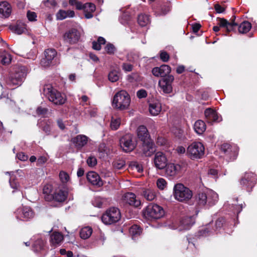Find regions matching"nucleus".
I'll use <instances>...</instances> for the list:
<instances>
[{"mask_svg": "<svg viewBox=\"0 0 257 257\" xmlns=\"http://www.w3.org/2000/svg\"><path fill=\"white\" fill-rule=\"evenodd\" d=\"M95 6L92 3H86L84 6V12H93L95 11Z\"/></svg>", "mask_w": 257, "mask_h": 257, "instance_id": "3c124183", "label": "nucleus"}, {"mask_svg": "<svg viewBox=\"0 0 257 257\" xmlns=\"http://www.w3.org/2000/svg\"><path fill=\"white\" fill-rule=\"evenodd\" d=\"M141 152L146 157H150L155 152L154 143L150 141L143 142L141 148Z\"/></svg>", "mask_w": 257, "mask_h": 257, "instance_id": "2eb2a0df", "label": "nucleus"}, {"mask_svg": "<svg viewBox=\"0 0 257 257\" xmlns=\"http://www.w3.org/2000/svg\"><path fill=\"white\" fill-rule=\"evenodd\" d=\"M164 213L163 208L154 204H150L147 207L144 215L148 219H158L162 217Z\"/></svg>", "mask_w": 257, "mask_h": 257, "instance_id": "6e6552de", "label": "nucleus"}, {"mask_svg": "<svg viewBox=\"0 0 257 257\" xmlns=\"http://www.w3.org/2000/svg\"><path fill=\"white\" fill-rule=\"evenodd\" d=\"M17 157L19 160L22 161H26L28 159V156L23 152L17 154Z\"/></svg>", "mask_w": 257, "mask_h": 257, "instance_id": "bf43d9fd", "label": "nucleus"}, {"mask_svg": "<svg viewBox=\"0 0 257 257\" xmlns=\"http://www.w3.org/2000/svg\"><path fill=\"white\" fill-rule=\"evenodd\" d=\"M27 73L25 66H21L16 68L15 72L12 74L7 81V84L10 87L20 86Z\"/></svg>", "mask_w": 257, "mask_h": 257, "instance_id": "20e7f679", "label": "nucleus"}, {"mask_svg": "<svg viewBox=\"0 0 257 257\" xmlns=\"http://www.w3.org/2000/svg\"><path fill=\"white\" fill-rule=\"evenodd\" d=\"M75 6L76 7V9L78 10H83L84 11L85 4H83L80 2L78 1Z\"/></svg>", "mask_w": 257, "mask_h": 257, "instance_id": "774afa93", "label": "nucleus"}, {"mask_svg": "<svg viewBox=\"0 0 257 257\" xmlns=\"http://www.w3.org/2000/svg\"><path fill=\"white\" fill-rule=\"evenodd\" d=\"M105 200L103 198L96 196L92 200V204L95 207L101 208Z\"/></svg>", "mask_w": 257, "mask_h": 257, "instance_id": "37998d69", "label": "nucleus"}, {"mask_svg": "<svg viewBox=\"0 0 257 257\" xmlns=\"http://www.w3.org/2000/svg\"><path fill=\"white\" fill-rule=\"evenodd\" d=\"M12 12V8L9 3L7 2H0V17L8 18Z\"/></svg>", "mask_w": 257, "mask_h": 257, "instance_id": "5701e85b", "label": "nucleus"}, {"mask_svg": "<svg viewBox=\"0 0 257 257\" xmlns=\"http://www.w3.org/2000/svg\"><path fill=\"white\" fill-rule=\"evenodd\" d=\"M87 179L93 185L100 187L103 185V182L96 173L91 171L87 173Z\"/></svg>", "mask_w": 257, "mask_h": 257, "instance_id": "aec40b11", "label": "nucleus"}, {"mask_svg": "<svg viewBox=\"0 0 257 257\" xmlns=\"http://www.w3.org/2000/svg\"><path fill=\"white\" fill-rule=\"evenodd\" d=\"M16 217L23 221H28L34 218L35 213L32 209L28 206H21L15 211Z\"/></svg>", "mask_w": 257, "mask_h": 257, "instance_id": "9d476101", "label": "nucleus"}, {"mask_svg": "<svg viewBox=\"0 0 257 257\" xmlns=\"http://www.w3.org/2000/svg\"><path fill=\"white\" fill-rule=\"evenodd\" d=\"M156 184L158 188L160 190L164 189L167 185V182L163 178L158 179L157 181Z\"/></svg>", "mask_w": 257, "mask_h": 257, "instance_id": "de8ad7c7", "label": "nucleus"}, {"mask_svg": "<svg viewBox=\"0 0 257 257\" xmlns=\"http://www.w3.org/2000/svg\"><path fill=\"white\" fill-rule=\"evenodd\" d=\"M174 198L179 201H188L192 197V191L182 184H176L173 188Z\"/></svg>", "mask_w": 257, "mask_h": 257, "instance_id": "39448f33", "label": "nucleus"}, {"mask_svg": "<svg viewBox=\"0 0 257 257\" xmlns=\"http://www.w3.org/2000/svg\"><path fill=\"white\" fill-rule=\"evenodd\" d=\"M161 109V104L158 101L153 102L149 104V110L152 115L156 116L158 115Z\"/></svg>", "mask_w": 257, "mask_h": 257, "instance_id": "c85d7f7f", "label": "nucleus"}, {"mask_svg": "<svg viewBox=\"0 0 257 257\" xmlns=\"http://www.w3.org/2000/svg\"><path fill=\"white\" fill-rule=\"evenodd\" d=\"M138 22L141 26L145 27L150 23V18L147 15L141 14L138 16Z\"/></svg>", "mask_w": 257, "mask_h": 257, "instance_id": "a19ab883", "label": "nucleus"}, {"mask_svg": "<svg viewBox=\"0 0 257 257\" xmlns=\"http://www.w3.org/2000/svg\"><path fill=\"white\" fill-rule=\"evenodd\" d=\"M108 79L112 82L117 81L119 79L118 72L116 71H112L108 74Z\"/></svg>", "mask_w": 257, "mask_h": 257, "instance_id": "c03bdc74", "label": "nucleus"}, {"mask_svg": "<svg viewBox=\"0 0 257 257\" xmlns=\"http://www.w3.org/2000/svg\"><path fill=\"white\" fill-rule=\"evenodd\" d=\"M194 129L197 134L201 135L206 130V124L203 121L198 120L194 124Z\"/></svg>", "mask_w": 257, "mask_h": 257, "instance_id": "f704fd0d", "label": "nucleus"}, {"mask_svg": "<svg viewBox=\"0 0 257 257\" xmlns=\"http://www.w3.org/2000/svg\"><path fill=\"white\" fill-rule=\"evenodd\" d=\"M105 145L104 144H101L98 147V155L100 158H103L107 154L105 149Z\"/></svg>", "mask_w": 257, "mask_h": 257, "instance_id": "49530a36", "label": "nucleus"}, {"mask_svg": "<svg viewBox=\"0 0 257 257\" xmlns=\"http://www.w3.org/2000/svg\"><path fill=\"white\" fill-rule=\"evenodd\" d=\"M105 50L107 53H108V54H114L116 50L114 46L111 43H108L106 44L105 47Z\"/></svg>", "mask_w": 257, "mask_h": 257, "instance_id": "8fccbe9b", "label": "nucleus"}, {"mask_svg": "<svg viewBox=\"0 0 257 257\" xmlns=\"http://www.w3.org/2000/svg\"><path fill=\"white\" fill-rule=\"evenodd\" d=\"M172 132L174 135L179 138H181L183 136V131L180 128H173Z\"/></svg>", "mask_w": 257, "mask_h": 257, "instance_id": "13d9d810", "label": "nucleus"}, {"mask_svg": "<svg viewBox=\"0 0 257 257\" xmlns=\"http://www.w3.org/2000/svg\"><path fill=\"white\" fill-rule=\"evenodd\" d=\"M68 193L66 191L59 190L56 191L53 194V197L54 200L59 202L64 201L67 197Z\"/></svg>", "mask_w": 257, "mask_h": 257, "instance_id": "2f4dec72", "label": "nucleus"}, {"mask_svg": "<svg viewBox=\"0 0 257 257\" xmlns=\"http://www.w3.org/2000/svg\"><path fill=\"white\" fill-rule=\"evenodd\" d=\"M240 184L245 185L247 188L253 186L255 184L254 174L251 173L245 174L244 177L241 180Z\"/></svg>", "mask_w": 257, "mask_h": 257, "instance_id": "bb28decb", "label": "nucleus"}, {"mask_svg": "<svg viewBox=\"0 0 257 257\" xmlns=\"http://www.w3.org/2000/svg\"><path fill=\"white\" fill-rule=\"evenodd\" d=\"M63 239V234L59 232L55 231L50 236V243L54 246L60 245Z\"/></svg>", "mask_w": 257, "mask_h": 257, "instance_id": "393cba45", "label": "nucleus"}, {"mask_svg": "<svg viewBox=\"0 0 257 257\" xmlns=\"http://www.w3.org/2000/svg\"><path fill=\"white\" fill-rule=\"evenodd\" d=\"M214 9L216 12L218 13H223L224 11V9L223 7H222L220 5L217 4L214 5Z\"/></svg>", "mask_w": 257, "mask_h": 257, "instance_id": "338daca9", "label": "nucleus"}, {"mask_svg": "<svg viewBox=\"0 0 257 257\" xmlns=\"http://www.w3.org/2000/svg\"><path fill=\"white\" fill-rule=\"evenodd\" d=\"M130 19V16L127 14H123L120 19V22L123 25H125L127 23Z\"/></svg>", "mask_w": 257, "mask_h": 257, "instance_id": "4d7b16f0", "label": "nucleus"}, {"mask_svg": "<svg viewBox=\"0 0 257 257\" xmlns=\"http://www.w3.org/2000/svg\"><path fill=\"white\" fill-rule=\"evenodd\" d=\"M160 59L163 62H167L169 59V55L166 52L161 51L160 52Z\"/></svg>", "mask_w": 257, "mask_h": 257, "instance_id": "5fc2aeb1", "label": "nucleus"}, {"mask_svg": "<svg viewBox=\"0 0 257 257\" xmlns=\"http://www.w3.org/2000/svg\"><path fill=\"white\" fill-rule=\"evenodd\" d=\"M154 163L158 169H164L168 164V160L165 154L161 152H157L154 156Z\"/></svg>", "mask_w": 257, "mask_h": 257, "instance_id": "ddd939ff", "label": "nucleus"}, {"mask_svg": "<svg viewBox=\"0 0 257 257\" xmlns=\"http://www.w3.org/2000/svg\"><path fill=\"white\" fill-rule=\"evenodd\" d=\"M204 147L200 142H193L187 148L186 154L191 159H201L204 155Z\"/></svg>", "mask_w": 257, "mask_h": 257, "instance_id": "423d86ee", "label": "nucleus"}, {"mask_svg": "<svg viewBox=\"0 0 257 257\" xmlns=\"http://www.w3.org/2000/svg\"><path fill=\"white\" fill-rule=\"evenodd\" d=\"M87 165L91 167L95 166L97 164V160L94 156H89L86 161Z\"/></svg>", "mask_w": 257, "mask_h": 257, "instance_id": "09e8293b", "label": "nucleus"}, {"mask_svg": "<svg viewBox=\"0 0 257 257\" xmlns=\"http://www.w3.org/2000/svg\"><path fill=\"white\" fill-rule=\"evenodd\" d=\"M133 65L130 63H123L122 64V69L125 72H128L132 71Z\"/></svg>", "mask_w": 257, "mask_h": 257, "instance_id": "603ef678", "label": "nucleus"}, {"mask_svg": "<svg viewBox=\"0 0 257 257\" xmlns=\"http://www.w3.org/2000/svg\"><path fill=\"white\" fill-rule=\"evenodd\" d=\"M195 223L194 216H187L181 219L180 225L178 227L179 230L189 229Z\"/></svg>", "mask_w": 257, "mask_h": 257, "instance_id": "6ab92c4d", "label": "nucleus"}, {"mask_svg": "<svg viewBox=\"0 0 257 257\" xmlns=\"http://www.w3.org/2000/svg\"><path fill=\"white\" fill-rule=\"evenodd\" d=\"M137 95L138 98H145L147 95V93L146 90L144 89H141L139 91H138L137 93Z\"/></svg>", "mask_w": 257, "mask_h": 257, "instance_id": "680f3d73", "label": "nucleus"}, {"mask_svg": "<svg viewBox=\"0 0 257 257\" xmlns=\"http://www.w3.org/2000/svg\"><path fill=\"white\" fill-rule=\"evenodd\" d=\"M89 138L84 135H78L72 139V142L77 149H82L85 146Z\"/></svg>", "mask_w": 257, "mask_h": 257, "instance_id": "412c9836", "label": "nucleus"}, {"mask_svg": "<svg viewBox=\"0 0 257 257\" xmlns=\"http://www.w3.org/2000/svg\"><path fill=\"white\" fill-rule=\"evenodd\" d=\"M126 58L127 61L131 62H133L137 60L138 56L133 52H130L127 54Z\"/></svg>", "mask_w": 257, "mask_h": 257, "instance_id": "864d4df0", "label": "nucleus"}, {"mask_svg": "<svg viewBox=\"0 0 257 257\" xmlns=\"http://www.w3.org/2000/svg\"><path fill=\"white\" fill-rule=\"evenodd\" d=\"M47 160L46 157L44 156H40L37 160V165L38 166H42L44 164Z\"/></svg>", "mask_w": 257, "mask_h": 257, "instance_id": "0e129e2a", "label": "nucleus"}, {"mask_svg": "<svg viewBox=\"0 0 257 257\" xmlns=\"http://www.w3.org/2000/svg\"><path fill=\"white\" fill-rule=\"evenodd\" d=\"M48 111V109L43 108L41 106L38 107L37 109V113L40 115H44Z\"/></svg>", "mask_w": 257, "mask_h": 257, "instance_id": "e2e57ef3", "label": "nucleus"}, {"mask_svg": "<svg viewBox=\"0 0 257 257\" xmlns=\"http://www.w3.org/2000/svg\"><path fill=\"white\" fill-rule=\"evenodd\" d=\"M205 117L209 123L219 121L217 112L211 108L206 109L204 112Z\"/></svg>", "mask_w": 257, "mask_h": 257, "instance_id": "b1692460", "label": "nucleus"}, {"mask_svg": "<svg viewBox=\"0 0 257 257\" xmlns=\"http://www.w3.org/2000/svg\"><path fill=\"white\" fill-rule=\"evenodd\" d=\"M123 199L126 203L135 207H138L141 205V201L136 198V195L133 193L125 194Z\"/></svg>", "mask_w": 257, "mask_h": 257, "instance_id": "4be33fe9", "label": "nucleus"}, {"mask_svg": "<svg viewBox=\"0 0 257 257\" xmlns=\"http://www.w3.org/2000/svg\"><path fill=\"white\" fill-rule=\"evenodd\" d=\"M80 37L79 32L75 29H72L66 32L64 35V40L71 44L76 43Z\"/></svg>", "mask_w": 257, "mask_h": 257, "instance_id": "4468645a", "label": "nucleus"}, {"mask_svg": "<svg viewBox=\"0 0 257 257\" xmlns=\"http://www.w3.org/2000/svg\"><path fill=\"white\" fill-rule=\"evenodd\" d=\"M166 167V175L168 177L176 176L181 170V165L178 164H167Z\"/></svg>", "mask_w": 257, "mask_h": 257, "instance_id": "f3484780", "label": "nucleus"}, {"mask_svg": "<svg viewBox=\"0 0 257 257\" xmlns=\"http://www.w3.org/2000/svg\"><path fill=\"white\" fill-rule=\"evenodd\" d=\"M130 234L132 236L133 239L138 235H140L142 233V228L137 225H134L132 226L129 230Z\"/></svg>", "mask_w": 257, "mask_h": 257, "instance_id": "ea45409f", "label": "nucleus"}, {"mask_svg": "<svg viewBox=\"0 0 257 257\" xmlns=\"http://www.w3.org/2000/svg\"><path fill=\"white\" fill-rule=\"evenodd\" d=\"M171 68L167 65H162L159 67H155L152 69L153 74L156 77H165L171 72Z\"/></svg>", "mask_w": 257, "mask_h": 257, "instance_id": "dca6fc26", "label": "nucleus"}, {"mask_svg": "<svg viewBox=\"0 0 257 257\" xmlns=\"http://www.w3.org/2000/svg\"><path fill=\"white\" fill-rule=\"evenodd\" d=\"M9 183L12 189H14L13 192L21 190V185L19 182V179L17 178V176H11L9 180Z\"/></svg>", "mask_w": 257, "mask_h": 257, "instance_id": "72a5a7b5", "label": "nucleus"}, {"mask_svg": "<svg viewBox=\"0 0 257 257\" xmlns=\"http://www.w3.org/2000/svg\"><path fill=\"white\" fill-rule=\"evenodd\" d=\"M43 94L49 101L55 104L61 105L65 103L66 98L64 94L53 87L50 84H46L43 87Z\"/></svg>", "mask_w": 257, "mask_h": 257, "instance_id": "f03ea898", "label": "nucleus"}, {"mask_svg": "<svg viewBox=\"0 0 257 257\" xmlns=\"http://www.w3.org/2000/svg\"><path fill=\"white\" fill-rule=\"evenodd\" d=\"M45 58L41 61V64L44 67L49 66L52 60L56 57L57 52L53 49H49L45 52Z\"/></svg>", "mask_w": 257, "mask_h": 257, "instance_id": "a211bd4d", "label": "nucleus"}, {"mask_svg": "<svg viewBox=\"0 0 257 257\" xmlns=\"http://www.w3.org/2000/svg\"><path fill=\"white\" fill-rule=\"evenodd\" d=\"M27 17L30 21H36L37 15L35 12L28 11L27 13Z\"/></svg>", "mask_w": 257, "mask_h": 257, "instance_id": "6e6d98bb", "label": "nucleus"}, {"mask_svg": "<svg viewBox=\"0 0 257 257\" xmlns=\"http://www.w3.org/2000/svg\"><path fill=\"white\" fill-rule=\"evenodd\" d=\"M174 80V76L169 75L166 77L162 79L159 81V85L164 93H170L172 91V83Z\"/></svg>", "mask_w": 257, "mask_h": 257, "instance_id": "f8f14e48", "label": "nucleus"}, {"mask_svg": "<svg viewBox=\"0 0 257 257\" xmlns=\"http://www.w3.org/2000/svg\"><path fill=\"white\" fill-rule=\"evenodd\" d=\"M142 195L148 201H153L156 197L155 190L152 188H144L142 190Z\"/></svg>", "mask_w": 257, "mask_h": 257, "instance_id": "a878e982", "label": "nucleus"}, {"mask_svg": "<svg viewBox=\"0 0 257 257\" xmlns=\"http://www.w3.org/2000/svg\"><path fill=\"white\" fill-rule=\"evenodd\" d=\"M251 25L247 21L242 22L238 27V32L241 34L247 33L251 29Z\"/></svg>", "mask_w": 257, "mask_h": 257, "instance_id": "58836bf2", "label": "nucleus"}, {"mask_svg": "<svg viewBox=\"0 0 257 257\" xmlns=\"http://www.w3.org/2000/svg\"><path fill=\"white\" fill-rule=\"evenodd\" d=\"M224 222L223 218H219L215 222V228H210L211 224L210 223L206 226L200 230V236H206L213 234L214 233H217L218 231L221 228Z\"/></svg>", "mask_w": 257, "mask_h": 257, "instance_id": "9b49d317", "label": "nucleus"}, {"mask_svg": "<svg viewBox=\"0 0 257 257\" xmlns=\"http://www.w3.org/2000/svg\"><path fill=\"white\" fill-rule=\"evenodd\" d=\"M131 98L128 93L124 90H120L113 96L112 105L119 110H125L128 108Z\"/></svg>", "mask_w": 257, "mask_h": 257, "instance_id": "7ed1b4c3", "label": "nucleus"}, {"mask_svg": "<svg viewBox=\"0 0 257 257\" xmlns=\"http://www.w3.org/2000/svg\"><path fill=\"white\" fill-rule=\"evenodd\" d=\"M10 29L15 33L21 35L25 31V27L23 24H17L10 26Z\"/></svg>", "mask_w": 257, "mask_h": 257, "instance_id": "e433bc0d", "label": "nucleus"}, {"mask_svg": "<svg viewBox=\"0 0 257 257\" xmlns=\"http://www.w3.org/2000/svg\"><path fill=\"white\" fill-rule=\"evenodd\" d=\"M120 118L118 117L112 116L110 123V127L113 130H116L120 125Z\"/></svg>", "mask_w": 257, "mask_h": 257, "instance_id": "79ce46f5", "label": "nucleus"}, {"mask_svg": "<svg viewBox=\"0 0 257 257\" xmlns=\"http://www.w3.org/2000/svg\"><path fill=\"white\" fill-rule=\"evenodd\" d=\"M56 18L58 20H63L67 18H73L75 16V13L73 11H64L60 10L56 15Z\"/></svg>", "mask_w": 257, "mask_h": 257, "instance_id": "c756f323", "label": "nucleus"}, {"mask_svg": "<svg viewBox=\"0 0 257 257\" xmlns=\"http://www.w3.org/2000/svg\"><path fill=\"white\" fill-rule=\"evenodd\" d=\"M137 134L139 138L143 142L148 141L149 134L148 130L144 125L140 126L137 130Z\"/></svg>", "mask_w": 257, "mask_h": 257, "instance_id": "473e14b6", "label": "nucleus"}, {"mask_svg": "<svg viewBox=\"0 0 257 257\" xmlns=\"http://www.w3.org/2000/svg\"><path fill=\"white\" fill-rule=\"evenodd\" d=\"M24 172L23 170H18L15 173V174H13L11 176H17V178H19V180H21L24 176Z\"/></svg>", "mask_w": 257, "mask_h": 257, "instance_id": "052dcab7", "label": "nucleus"}, {"mask_svg": "<svg viewBox=\"0 0 257 257\" xmlns=\"http://www.w3.org/2000/svg\"><path fill=\"white\" fill-rule=\"evenodd\" d=\"M218 25L220 27L225 28L227 32L233 31L234 28L237 26V24L234 22V20L229 22L224 19H220Z\"/></svg>", "mask_w": 257, "mask_h": 257, "instance_id": "cd10ccee", "label": "nucleus"}, {"mask_svg": "<svg viewBox=\"0 0 257 257\" xmlns=\"http://www.w3.org/2000/svg\"><path fill=\"white\" fill-rule=\"evenodd\" d=\"M193 32L194 33H197L201 28V25L199 23H194L191 26Z\"/></svg>", "mask_w": 257, "mask_h": 257, "instance_id": "69168bd1", "label": "nucleus"}, {"mask_svg": "<svg viewBox=\"0 0 257 257\" xmlns=\"http://www.w3.org/2000/svg\"><path fill=\"white\" fill-rule=\"evenodd\" d=\"M218 200V194L212 190L199 192L195 197L196 204L200 207L209 208L214 205Z\"/></svg>", "mask_w": 257, "mask_h": 257, "instance_id": "f257e3e1", "label": "nucleus"}, {"mask_svg": "<svg viewBox=\"0 0 257 257\" xmlns=\"http://www.w3.org/2000/svg\"><path fill=\"white\" fill-rule=\"evenodd\" d=\"M12 61L11 55L5 50H0V61L3 65L9 64Z\"/></svg>", "mask_w": 257, "mask_h": 257, "instance_id": "c9c22d12", "label": "nucleus"}, {"mask_svg": "<svg viewBox=\"0 0 257 257\" xmlns=\"http://www.w3.org/2000/svg\"><path fill=\"white\" fill-rule=\"evenodd\" d=\"M92 233V229L89 226L82 228L80 231V236L81 238L86 239L88 238Z\"/></svg>", "mask_w": 257, "mask_h": 257, "instance_id": "4c0bfd02", "label": "nucleus"}, {"mask_svg": "<svg viewBox=\"0 0 257 257\" xmlns=\"http://www.w3.org/2000/svg\"><path fill=\"white\" fill-rule=\"evenodd\" d=\"M59 178L61 181L63 183H67L70 179L69 175L63 171L60 172Z\"/></svg>", "mask_w": 257, "mask_h": 257, "instance_id": "a18cd8bd", "label": "nucleus"}, {"mask_svg": "<svg viewBox=\"0 0 257 257\" xmlns=\"http://www.w3.org/2000/svg\"><path fill=\"white\" fill-rule=\"evenodd\" d=\"M35 241L33 243V249L35 252H38L44 249L45 244V241L42 239L39 236L35 238Z\"/></svg>", "mask_w": 257, "mask_h": 257, "instance_id": "7c9ffc66", "label": "nucleus"}, {"mask_svg": "<svg viewBox=\"0 0 257 257\" xmlns=\"http://www.w3.org/2000/svg\"><path fill=\"white\" fill-rule=\"evenodd\" d=\"M119 144L120 148L124 152H131L136 147V139L133 135L127 134L120 138Z\"/></svg>", "mask_w": 257, "mask_h": 257, "instance_id": "0eeeda50", "label": "nucleus"}, {"mask_svg": "<svg viewBox=\"0 0 257 257\" xmlns=\"http://www.w3.org/2000/svg\"><path fill=\"white\" fill-rule=\"evenodd\" d=\"M120 218L119 209L115 207L110 208L104 213L102 217V221L105 224H111L118 221Z\"/></svg>", "mask_w": 257, "mask_h": 257, "instance_id": "1a4fd4ad", "label": "nucleus"}]
</instances>
